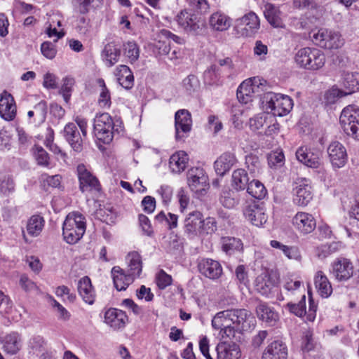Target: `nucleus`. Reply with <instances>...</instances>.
Instances as JSON below:
<instances>
[{
  "mask_svg": "<svg viewBox=\"0 0 359 359\" xmlns=\"http://www.w3.org/2000/svg\"><path fill=\"white\" fill-rule=\"evenodd\" d=\"M252 313L245 309H227L216 313L212 320L213 329L219 330L222 338L233 339L236 333L248 332L255 327Z\"/></svg>",
  "mask_w": 359,
  "mask_h": 359,
  "instance_id": "1",
  "label": "nucleus"
},
{
  "mask_svg": "<svg viewBox=\"0 0 359 359\" xmlns=\"http://www.w3.org/2000/svg\"><path fill=\"white\" fill-rule=\"evenodd\" d=\"M86 229V223L84 216L78 212H70L63 222V239L68 244H75L82 238Z\"/></svg>",
  "mask_w": 359,
  "mask_h": 359,
  "instance_id": "2",
  "label": "nucleus"
},
{
  "mask_svg": "<svg viewBox=\"0 0 359 359\" xmlns=\"http://www.w3.org/2000/svg\"><path fill=\"white\" fill-rule=\"evenodd\" d=\"M93 129L95 135L104 144L110 143L114 134H118L122 130L121 123L118 120L114 121L108 113H102L95 116Z\"/></svg>",
  "mask_w": 359,
  "mask_h": 359,
  "instance_id": "3",
  "label": "nucleus"
},
{
  "mask_svg": "<svg viewBox=\"0 0 359 359\" xmlns=\"http://www.w3.org/2000/svg\"><path fill=\"white\" fill-rule=\"evenodd\" d=\"M263 107L272 116L287 115L293 107V101L287 95L267 92L262 97Z\"/></svg>",
  "mask_w": 359,
  "mask_h": 359,
  "instance_id": "4",
  "label": "nucleus"
},
{
  "mask_svg": "<svg viewBox=\"0 0 359 359\" xmlns=\"http://www.w3.org/2000/svg\"><path fill=\"white\" fill-rule=\"evenodd\" d=\"M294 60L299 67L316 71L321 69L325 65V55L319 49L306 47L299 49L297 52Z\"/></svg>",
  "mask_w": 359,
  "mask_h": 359,
  "instance_id": "5",
  "label": "nucleus"
},
{
  "mask_svg": "<svg viewBox=\"0 0 359 359\" xmlns=\"http://www.w3.org/2000/svg\"><path fill=\"white\" fill-rule=\"evenodd\" d=\"M339 121L344 131L359 140V107L351 105L345 107L341 111Z\"/></svg>",
  "mask_w": 359,
  "mask_h": 359,
  "instance_id": "6",
  "label": "nucleus"
},
{
  "mask_svg": "<svg viewBox=\"0 0 359 359\" xmlns=\"http://www.w3.org/2000/svg\"><path fill=\"white\" fill-rule=\"evenodd\" d=\"M310 37L318 46L327 49H337L344 43L339 32L325 28L311 31Z\"/></svg>",
  "mask_w": 359,
  "mask_h": 359,
  "instance_id": "7",
  "label": "nucleus"
},
{
  "mask_svg": "<svg viewBox=\"0 0 359 359\" xmlns=\"http://www.w3.org/2000/svg\"><path fill=\"white\" fill-rule=\"evenodd\" d=\"M342 85L346 91L344 92L337 88H332L326 93L325 97L328 102H334L336 97H342L350 95L359 90V73L358 72H344Z\"/></svg>",
  "mask_w": 359,
  "mask_h": 359,
  "instance_id": "8",
  "label": "nucleus"
},
{
  "mask_svg": "<svg viewBox=\"0 0 359 359\" xmlns=\"http://www.w3.org/2000/svg\"><path fill=\"white\" fill-rule=\"evenodd\" d=\"M180 27L186 33L196 34L202 29L201 18L191 9H184L176 16Z\"/></svg>",
  "mask_w": 359,
  "mask_h": 359,
  "instance_id": "9",
  "label": "nucleus"
},
{
  "mask_svg": "<svg viewBox=\"0 0 359 359\" xmlns=\"http://www.w3.org/2000/svg\"><path fill=\"white\" fill-rule=\"evenodd\" d=\"M294 203L299 206H306L313 198L310 180L306 178L297 179L293 188Z\"/></svg>",
  "mask_w": 359,
  "mask_h": 359,
  "instance_id": "10",
  "label": "nucleus"
},
{
  "mask_svg": "<svg viewBox=\"0 0 359 359\" xmlns=\"http://www.w3.org/2000/svg\"><path fill=\"white\" fill-rule=\"evenodd\" d=\"M188 184L192 191L201 195L209 187L208 177L201 168H192L187 172Z\"/></svg>",
  "mask_w": 359,
  "mask_h": 359,
  "instance_id": "11",
  "label": "nucleus"
},
{
  "mask_svg": "<svg viewBox=\"0 0 359 359\" xmlns=\"http://www.w3.org/2000/svg\"><path fill=\"white\" fill-rule=\"evenodd\" d=\"M192 119L189 111L187 109H180L175 115V140L184 141L191 130Z\"/></svg>",
  "mask_w": 359,
  "mask_h": 359,
  "instance_id": "12",
  "label": "nucleus"
},
{
  "mask_svg": "<svg viewBox=\"0 0 359 359\" xmlns=\"http://www.w3.org/2000/svg\"><path fill=\"white\" fill-rule=\"evenodd\" d=\"M236 27L243 30L242 35L252 36L260 28V21L255 13L251 11L236 20Z\"/></svg>",
  "mask_w": 359,
  "mask_h": 359,
  "instance_id": "13",
  "label": "nucleus"
},
{
  "mask_svg": "<svg viewBox=\"0 0 359 359\" xmlns=\"http://www.w3.org/2000/svg\"><path fill=\"white\" fill-rule=\"evenodd\" d=\"M63 136L74 151L80 152L83 150L86 136H83L74 123H68L65 125Z\"/></svg>",
  "mask_w": 359,
  "mask_h": 359,
  "instance_id": "14",
  "label": "nucleus"
},
{
  "mask_svg": "<svg viewBox=\"0 0 359 359\" xmlns=\"http://www.w3.org/2000/svg\"><path fill=\"white\" fill-rule=\"evenodd\" d=\"M327 154L332 165L334 168H341L347 162L348 156L345 147L339 142L334 141L330 144Z\"/></svg>",
  "mask_w": 359,
  "mask_h": 359,
  "instance_id": "15",
  "label": "nucleus"
},
{
  "mask_svg": "<svg viewBox=\"0 0 359 359\" xmlns=\"http://www.w3.org/2000/svg\"><path fill=\"white\" fill-rule=\"evenodd\" d=\"M77 173L79 180V189L83 193L93 190L98 191L100 189L98 180L87 170L83 164H79L77 166Z\"/></svg>",
  "mask_w": 359,
  "mask_h": 359,
  "instance_id": "16",
  "label": "nucleus"
},
{
  "mask_svg": "<svg viewBox=\"0 0 359 359\" xmlns=\"http://www.w3.org/2000/svg\"><path fill=\"white\" fill-rule=\"evenodd\" d=\"M296 157L299 162L306 166L318 168L321 165L322 152L318 149H309L301 147L296 151Z\"/></svg>",
  "mask_w": 359,
  "mask_h": 359,
  "instance_id": "17",
  "label": "nucleus"
},
{
  "mask_svg": "<svg viewBox=\"0 0 359 359\" xmlns=\"http://www.w3.org/2000/svg\"><path fill=\"white\" fill-rule=\"evenodd\" d=\"M292 225L301 233L308 234L316 229V222L311 214L298 212L292 218Z\"/></svg>",
  "mask_w": 359,
  "mask_h": 359,
  "instance_id": "18",
  "label": "nucleus"
},
{
  "mask_svg": "<svg viewBox=\"0 0 359 359\" xmlns=\"http://www.w3.org/2000/svg\"><path fill=\"white\" fill-rule=\"evenodd\" d=\"M259 89V83L256 78L249 79L238 86L236 95L238 101L243 104L251 102Z\"/></svg>",
  "mask_w": 359,
  "mask_h": 359,
  "instance_id": "19",
  "label": "nucleus"
},
{
  "mask_svg": "<svg viewBox=\"0 0 359 359\" xmlns=\"http://www.w3.org/2000/svg\"><path fill=\"white\" fill-rule=\"evenodd\" d=\"M332 273L339 281H346L353 275V266L346 258H339L332 264Z\"/></svg>",
  "mask_w": 359,
  "mask_h": 359,
  "instance_id": "20",
  "label": "nucleus"
},
{
  "mask_svg": "<svg viewBox=\"0 0 359 359\" xmlns=\"http://www.w3.org/2000/svg\"><path fill=\"white\" fill-rule=\"evenodd\" d=\"M199 272L210 279L215 280L222 274V267L220 263L216 260L204 258L198 264Z\"/></svg>",
  "mask_w": 359,
  "mask_h": 359,
  "instance_id": "21",
  "label": "nucleus"
},
{
  "mask_svg": "<svg viewBox=\"0 0 359 359\" xmlns=\"http://www.w3.org/2000/svg\"><path fill=\"white\" fill-rule=\"evenodd\" d=\"M287 345L280 340H274L264 348L262 359H287Z\"/></svg>",
  "mask_w": 359,
  "mask_h": 359,
  "instance_id": "22",
  "label": "nucleus"
},
{
  "mask_svg": "<svg viewBox=\"0 0 359 359\" xmlns=\"http://www.w3.org/2000/svg\"><path fill=\"white\" fill-rule=\"evenodd\" d=\"M17 107L11 94L4 91L0 97V116L4 120L13 121L16 116Z\"/></svg>",
  "mask_w": 359,
  "mask_h": 359,
  "instance_id": "23",
  "label": "nucleus"
},
{
  "mask_svg": "<svg viewBox=\"0 0 359 359\" xmlns=\"http://www.w3.org/2000/svg\"><path fill=\"white\" fill-rule=\"evenodd\" d=\"M243 213L245 218L256 226H262L268 219L264 208L255 203L246 206Z\"/></svg>",
  "mask_w": 359,
  "mask_h": 359,
  "instance_id": "24",
  "label": "nucleus"
},
{
  "mask_svg": "<svg viewBox=\"0 0 359 359\" xmlns=\"http://www.w3.org/2000/svg\"><path fill=\"white\" fill-rule=\"evenodd\" d=\"M255 311L258 318L269 326L275 325L279 320L278 312L266 302H259Z\"/></svg>",
  "mask_w": 359,
  "mask_h": 359,
  "instance_id": "25",
  "label": "nucleus"
},
{
  "mask_svg": "<svg viewBox=\"0 0 359 359\" xmlns=\"http://www.w3.org/2000/svg\"><path fill=\"white\" fill-rule=\"evenodd\" d=\"M203 222V215L199 211H193L184 219V231L190 237L199 235Z\"/></svg>",
  "mask_w": 359,
  "mask_h": 359,
  "instance_id": "26",
  "label": "nucleus"
},
{
  "mask_svg": "<svg viewBox=\"0 0 359 359\" xmlns=\"http://www.w3.org/2000/svg\"><path fill=\"white\" fill-rule=\"evenodd\" d=\"M128 320V316L121 310L111 308L104 313V323L114 330L124 327Z\"/></svg>",
  "mask_w": 359,
  "mask_h": 359,
  "instance_id": "27",
  "label": "nucleus"
},
{
  "mask_svg": "<svg viewBox=\"0 0 359 359\" xmlns=\"http://www.w3.org/2000/svg\"><path fill=\"white\" fill-rule=\"evenodd\" d=\"M79 294L83 302L89 305H93L95 301V292L88 276L81 278L77 285Z\"/></svg>",
  "mask_w": 359,
  "mask_h": 359,
  "instance_id": "28",
  "label": "nucleus"
},
{
  "mask_svg": "<svg viewBox=\"0 0 359 359\" xmlns=\"http://www.w3.org/2000/svg\"><path fill=\"white\" fill-rule=\"evenodd\" d=\"M216 351L217 359H239L241 356L239 346L235 343H219Z\"/></svg>",
  "mask_w": 359,
  "mask_h": 359,
  "instance_id": "29",
  "label": "nucleus"
},
{
  "mask_svg": "<svg viewBox=\"0 0 359 359\" xmlns=\"http://www.w3.org/2000/svg\"><path fill=\"white\" fill-rule=\"evenodd\" d=\"M111 273L114 287L118 291L125 290L134 279L130 273L125 274L123 270L119 266L113 267Z\"/></svg>",
  "mask_w": 359,
  "mask_h": 359,
  "instance_id": "30",
  "label": "nucleus"
},
{
  "mask_svg": "<svg viewBox=\"0 0 359 359\" xmlns=\"http://www.w3.org/2000/svg\"><path fill=\"white\" fill-rule=\"evenodd\" d=\"M3 350L10 355L17 354L22 347V339L17 332L6 335L3 339Z\"/></svg>",
  "mask_w": 359,
  "mask_h": 359,
  "instance_id": "31",
  "label": "nucleus"
},
{
  "mask_svg": "<svg viewBox=\"0 0 359 359\" xmlns=\"http://www.w3.org/2000/svg\"><path fill=\"white\" fill-rule=\"evenodd\" d=\"M237 162L234 154L225 152L222 154L215 162V168L218 175H224Z\"/></svg>",
  "mask_w": 359,
  "mask_h": 359,
  "instance_id": "32",
  "label": "nucleus"
},
{
  "mask_svg": "<svg viewBox=\"0 0 359 359\" xmlns=\"http://www.w3.org/2000/svg\"><path fill=\"white\" fill-rule=\"evenodd\" d=\"M274 285V280L266 271L259 275L255 281V290L263 296H268L271 292Z\"/></svg>",
  "mask_w": 359,
  "mask_h": 359,
  "instance_id": "33",
  "label": "nucleus"
},
{
  "mask_svg": "<svg viewBox=\"0 0 359 359\" xmlns=\"http://www.w3.org/2000/svg\"><path fill=\"white\" fill-rule=\"evenodd\" d=\"M118 83L126 89H130L134 85V76L132 71L126 65L118 66L115 72Z\"/></svg>",
  "mask_w": 359,
  "mask_h": 359,
  "instance_id": "34",
  "label": "nucleus"
},
{
  "mask_svg": "<svg viewBox=\"0 0 359 359\" xmlns=\"http://www.w3.org/2000/svg\"><path fill=\"white\" fill-rule=\"evenodd\" d=\"M210 27L216 31H225L231 25V20L229 16L224 13L217 11L212 13L209 18Z\"/></svg>",
  "mask_w": 359,
  "mask_h": 359,
  "instance_id": "35",
  "label": "nucleus"
},
{
  "mask_svg": "<svg viewBox=\"0 0 359 359\" xmlns=\"http://www.w3.org/2000/svg\"><path fill=\"white\" fill-rule=\"evenodd\" d=\"M314 283L318 292L322 297L327 298L332 293L331 283L323 271H319L316 273Z\"/></svg>",
  "mask_w": 359,
  "mask_h": 359,
  "instance_id": "36",
  "label": "nucleus"
},
{
  "mask_svg": "<svg viewBox=\"0 0 359 359\" xmlns=\"http://www.w3.org/2000/svg\"><path fill=\"white\" fill-rule=\"evenodd\" d=\"M249 180L248 175L244 169H236L232 173L231 185L236 191H244L248 188Z\"/></svg>",
  "mask_w": 359,
  "mask_h": 359,
  "instance_id": "37",
  "label": "nucleus"
},
{
  "mask_svg": "<svg viewBox=\"0 0 359 359\" xmlns=\"http://www.w3.org/2000/svg\"><path fill=\"white\" fill-rule=\"evenodd\" d=\"M187 154L183 151L173 154L169 161V165L172 172L180 173L187 168L188 163Z\"/></svg>",
  "mask_w": 359,
  "mask_h": 359,
  "instance_id": "38",
  "label": "nucleus"
},
{
  "mask_svg": "<svg viewBox=\"0 0 359 359\" xmlns=\"http://www.w3.org/2000/svg\"><path fill=\"white\" fill-rule=\"evenodd\" d=\"M121 55V50L113 43L105 45L102 52V57L108 67H112L118 60Z\"/></svg>",
  "mask_w": 359,
  "mask_h": 359,
  "instance_id": "39",
  "label": "nucleus"
},
{
  "mask_svg": "<svg viewBox=\"0 0 359 359\" xmlns=\"http://www.w3.org/2000/svg\"><path fill=\"white\" fill-rule=\"evenodd\" d=\"M126 261L129 268V273L133 277L140 276L142 270L141 255L137 252H130L126 256Z\"/></svg>",
  "mask_w": 359,
  "mask_h": 359,
  "instance_id": "40",
  "label": "nucleus"
},
{
  "mask_svg": "<svg viewBox=\"0 0 359 359\" xmlns=\"http://www.w3.org/2000/svg\"><path fill=\"white\" fill-rule=\"evenodd\" d=\"M45 224L43 217L39 215H34L27 222V231L32 237H36L41 233Z\"/></svg>",
  "mask_w": 359,
  "mask_h": 359,
  "instance_id": "41",
  "label": "nucleus"
},
{
  "mask_svg": "<svg viewBox=\"0 0 359 359\" xmlns=\"http://www.w3.org/2000/svg\"><path fill=\"white\" fill-rule=\"evenodd\" d=\"M264 15L269 23L273 27H283V22L280 17V11L271 4L264 6Z\"/></svg>",
  "mask_w": 359,
  "mask_h": 359,
  "instance_id": "42",
  "label": "nucleus"
},
{
  "mask_svg": "<svg viewBox=\"0 0 359 359\" xmlns=\"http://www.w3.org/2000/svg\"><path fill=\"white\" fill-rule=\"evenodd\" d=\"M238 192L233 189L223 190L220 196V203L226 208H234L240 201V196Z\"/></svg>",
  "mask_w": 359,
  "mask_h": 359,
  "instance_id": "43",
  "label": "nucleus"
},
{
  "mask_svg": "<svg viewBox=\"0 0 359 359\" xmlns=\"http://www.w3.org/2000/svg\"><path fill=\"white\" fill-rule=\"evenodd\" d=\"M222 248L226 254H232L236 251L243 250V243L241 239L234 237H223L222 238Z\"/></svg>",
  "mask_w": 359,
  "mask_h": 359,
  "instance_id": "44",
  "label": "nucleus"
},
{
  "mask_svg": "<svg viewBox=\"0 0 359 359\" xmlns=\"http://www.w3.org/2000/svg\"><path fill=\"white\" fill-rule=\"evenodd\" d=\"M248 193L257 199H262L267 194L264 184L259 180H252L247 188Z\"/></svg>",
  "mask_w": 359,
  "mask_h": 359,
  "instance_id": "45",
  "label": "nucleus"
},
{
  "mask_svg": "<svg viewBox=\"0 0 359 359\" xmlns=\"http://www.w3.org/2000/svg\"><path fill=\"white\" fill-rule=\"evenodd\" d=\"M273 121H274V118L269 114H262L250 119V126L252 130L258 131Z\"/></svg>",
  "mask_w": 359,
  "mask_h": 359,
  "instance_id": "46",
  "label": "nucleus"
},
{
  "mask_svg": "<svg viewBox=\"0 0 359 359\" xmlns=\"http://www.w3.org/2000/svg\"><path fill=\"white\" fill-rule=\"evenodd\" d=\"M204 81L209 85L217 83L220 79V69L216 65H211L203 74Z\"/></svg>",
  "mask_w": 359,
  "mask_h": 359,
  "instance_id": "47",
  "label": "nucleus"
},
{
  "mask_svg": "<svg viewBox=\"0 0 359 359\" xmlns=\"http://www.w3.org/2000/svg\"><path fill=\"white\" fill-rule=\"evenodd\" d=\"M286 307L291 313L298 317H302L304 315H306V308L305 294L302 295V299L298 304L290 302L287 304Z\"/></svg>",
  "mask_w": 359,
  "mask_h": 359,
  "instance_id": "48",
  "label": "nucleus"
},
{
  "mask_svg": "<svg viewBox=\"0 0 359 359\" xmlns=\"http://www.w3.org/2000/svg\"><path fill=\"white\" fill-rule=\"evenodd\" d=\"M245 165L250 173L256 176L261 169V163L259 157L255 154H250L245 157Z\"/></svg>",
  "mask_w": 359,
  "mask_h": 359,
  "instance_id": "49",
  "label": "nucleus"
},
{
  "mask_svg": "<svg viewBox=\"0 0 359 359\" xmlns=\"http://www.w3.org/2000/svg\"><path fill=\"white\" fill-rule=\"evenodd\" d=\"M268 163L270 168L278 169L285 163V156L282 151H273L268 156Z\"/></svg>",
  "mask_w": 359,
  "mask_h": 359,
  "instance_id": "50",
  "label": "nucleus"
},
{
  "mask_svg": "<svg viewBox=\"0 0 359 359\" xmlns=\"http://www.w3.org/2000/svg\"><path fill=\"white\" fill-rule=\"evenodd\" d=\"M97 83L101 87L98 100L99 104L102 107H109L111 104L110 93L105 85L104 81L102 79H99Z\"/></svg>",
  "mask_w": 359,
  "mask_h": 359,
  "instance_id": "51",
  "label": "nucleus"
},
{
  "mask_svg": "<svg viewBox=\"0 0 359 359\" xmlns=\"http://www.w3.org/2000/svg\"><path fill=\"white\" fill-rule=\"evenodd\" d=\"M124 54L130 62H135L140 55L137 45L133 41H128L124 45Z\"/></svg>",
  "mask_w": 359,
  "mask_h": 359,
  "instance_id": "52",
  "label": "nucleus"
},
{
  "mask_svg": "<svg viewBox=\"0 0 359 359\" xmlns=\"http://www.w3.org/2000/svg\"><path fill=\"white\" fill-rule=\"evenodd\" d=\"M35 113V123L40 125L43 123L47 114V104L45 101H41L34 107Z\"/></svg>",
  "mask_w": 359,
  "mask_h": 359,
  "instance_id": "53",
  "label": "nucleus"
},
{
  "mask_svg": "<svg viewBox=\"0 0 359 359\" xmlns=\"http://www.w3.org/2000/svg\"><path fill=\"white\" fill-rule=\"evenodd\" d=\"M201 229V230L200 231L199 235L212 234L217 230L215 219L212 217H208L205 220L203 219Z\"/></svg>",
  "mask_w": 359,
  "mask_h": 359,
  "instance_id": "54",
  "label": "nucleus"
},
{
  "mask_svg": "<svg viewBox=\"0 0 359 359\" xmlns=\"http://www.w3.org/2000/svg\"><path fill=\"white\" fill-rule=\"evenodd\" d=\"M63 82L64 83L60 90V93L62 95L65 101L68 102L71 96L72 86L74 84V80L70 77H65Z\"/></svg>",
  "mask_w": 359,
  "mask_h": 359,
  "instance_id": "55",
  "label": "nucleus"
},
{
  "mask_svg": "<svg viewBox=\"0 0 359 359\" xmlns=\"http://www.w3.org/2000/svg\"><path fill=\"white\" fill-rule=\"evenodd\" d=\"M183 86L189 93H191L199 87V81L194 75H189L183 80Z\"/></svg>",
  "mask_w": 359,
  "mask_h": 359,
  "instance_id": "56",
  "label": "nucleus"
},
{
  "mask_svg": "<svg viewBox=\"0 0 359 359\" xmlns=\"http://www.w3.org/2000/svg\"><path fill=\"white\" fill-rule=\"evenodd\" d=\"M156 283L160 289H165L172 283L171 276L167 274L163 270H161L156 276Z\"/></svg>",
  "mask_w": 359,
  "mask_h": 359,
  "instance_id": "57",
  "label": "nucleus"
},
{
  "mask_svg": "<svg viewBox=\"0 0 359 359\" xmlns=\"http://www.w3.org/2000/svg\"><path fill=\"white\" fill-rule=\"evenodd\" d=\"M41 51L43 55L48 59L54 58L57 53L54 44L49 41H45L41 44Z\"/></svg>",
  "mask_w": 359,
  "mask_h": 359,
  "instance_id": "58",
  "label": "nucleus"
},
{
  "mask_svg": "<svg viewBox=\"0 0 359 359\" xmlns=\"http://www.w3.org/2000/svg\"><path fill=\"white\" fill-rule=\"evenodd\" d=\"M35 157L37 163L40 165L48 166L49 164V157L48 153L41 147H36Z\"/></svg>",
  "mask_w": 359,
  "mask_h": 359,
  "instance_id": "59",
  "label": "nucleus"
},
{
  "mask_svg": "<svg viewBox=\"0 0 359 359\" xmlns=\"http://www.w3.org/2000/svg\"><path fill=\"white\" fill-rule=\"evenodd\" d=\"M268 47L261 41H257L254 47V54L259 57L260 60H264L268 54Z\"/></svg>",
  "mask_w": 359,
  "mask_h": 359,
  "instance_id": "60",
  "label": "nucleus"
},
{
  "mask_svg": "<svg viewBox=\"0 0 359 359\" xmlns=\"http://www.w3.org/2000/svg\"><path fill=\"white\" fill-rule=\"evenodd\" d=\"M139 223L142 231L147 235L151 236L153 233V229L149 218L142 214L139 215Z\"/></svg>",
  "mask_w": 359,
  "mask_h": 359,
  "instance_id": "61",
  "label": "nucleus"
},
{
  "mask_svg": "<svg viewBox=\"0 0 359 359\" xmlns=\"http://www.w3.org/2000/svg\"><path fill=\"white\" fill-rule=\"evenodd\" d=\"M315 347L314 340L312 337V334L310 332H307L302 339V348L304 351H310Z\"/></svg>",
  "mask_w": 359,
  "mask_h": 359,
  "instance_id": "62",
  "label": "nucleus"
},
{
  "mask_svg": "<svg viewBox=\"0 0 359 359\" xmlns=\"http://www.w3.org/2000/svg\"><path fill=\"white\" fill-rule=\"evenodd\" d=\"M189 4L193 9L198 10L201 13H205L209 9L207 0H189Z\"/></svg>",
  "mask_w": 359,
  "mask_h": 359,
  "instance_id": "63",
  "label": "nucleus"
},
{
  "mask_svg": "<svg viewBox=\"0 0 359 359\" xmlns=\"http://www.w3.org/2000/svg\"><path fill=\"white\" fill-rule=\"evenodd\" d=\"M142 205L144 212L151 213L156 208V200L154 197L147 196L142 201Z\"/></svg>",
  "mask_w": 359,
  "mask_h": 359,
  "instance_id": "64",
  "label": "nucleus"
}]
</instances>
